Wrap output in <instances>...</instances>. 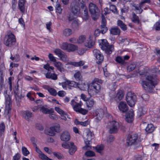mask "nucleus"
Masks as SVG:
<instances>
[{"label":"nucleus","mask_w":160,"mask_h":160,"mask_svg":"<svg viewBox=\"0 0 160 160\" xmlns=\"http://www.w3.org/2000/svg\"><path fill=\"white\" fill-rule=\"evenodd\" d=\"M146 81H143L141 83L144 89L149 92H152L154 90L155 85L158 82V79L155 76L147 75Z\"/></svg>","instance_id":"obj_1"},{"label":"nucleus","mask_w":160,"mask_h":160,"mask_svg":"<svg viewBox=\"0 0 160 160\" xmlns=\"http://www.w3.org/2000/svg\"><path fill=\"white\" fill-rule=\"evenodd\" d=\"M97 82L102 83V81L98 78H95L92 83L88 85V92L90 96L95 95L101 90V86Z\"/></svg>","instance_id":"obj_2"},{"label":"nucleus","mask_w":160,"mask_h":160,"mask_svg":"<svg viewBox=\"0 0 160 160\" xmlns=\"http://www.w3.org/2000/svg\"><path fill=\"white\" fill-rule=\"evenodd\" d=\"M140 142L138 139V135L137 134H128L126 139V144L128 146L138 144L140 146V144L139 143Z\"/></svg>","instance_id":"obj_3"},{"label":"nucleus","mask_w":160,"mask_h":160,"mask_svg":"<svg viewBox=\"0 0 160 160\" xmlns=\"http://www.w3.org/2000/svg\"><path fill=\"white\" fill-rule=\"evenodd\" d=\"M16 39L14 34L11 32L8 33L4 40V43L7 46L11 47L15 42Z\"/></svg>","instance_id":"obj_4"},{"label":"nucleus","mask_w":160,"mask_h":160,"mask_svg":"<svg viewBox=\"0 0 160 160\" xmlns=\"http://www.w3.org/2000/svg\"><path fill=\"white\" fill-rule=\"evenodd\" d=\"M101 41V48L102 49L104 50L107 54H111L114 49L113 46H109L108 43L106 39L102 40Z\"/></svg>","instance_id":"obj_5"},{"label":"nucleus","mask_w":160,"mask_h":160,"mask_svg":"<svg viewBox=\"0 0 160 160\" xmlns=\"http://www.w3.org/2000/svg\"><path fill=\"white\" fill-rule=\"evenodd\" d=\"M89 9L92 19L94 20H96L98 18V12L99 11L98 7L95 4L91 2L89 5Z\"/></svg>","instance_id":"obj_6"},{"label":"nucleus","mask_w":160,"mask_h":160,"mask_svg":"<svg viewBox=\"0 0 160 160\" xmlns=\"http://www.w3.org/2000/svg\"><path fill=\"white\" fill-rule=\"evenodd\" d=\"M126 100L128 105L132 107L134 106L137 101L136 96L134 93L129 92L127 93Z\"/></svg>","instance_id":"obj_7"},{"label":"nucleus","mask_w":160,"mask_h":160,"mask_svg":"<svg viewBox=\"0 0 160 160\" xmlns=\"http://www.w3.org/2000/svg\"><path fill=\"white\" fill-rule=\"evenodd\" d=\"M106 129L109 130H117L118 129H123L124 127L123 126H120L118 122L113 121L109 122L105 124Z\"/></svg>","instance_id":"obj_8"},{"label":"nucleus","mask_w":160,"mask_h":160,"mask_svg":"<svg viewBox=\"0 0 160 160\" xmlns=\"http://www.w3.org/2000/svg\"><path fill=\"white\" fill-rule=\"evenodd\" d=\"M6 107L4 114L8 118L10 117V112L11 110L12 102L11 98L8 95L5 96Z\"/></svg>","instance_id":"obj_9"},{"label":"nucleus","mask_w":160,"mask_h":160,"mask_svg":"<svg viewBox=\"0 0 160 160\" xmlns=\"http://www.w3.org/2000/svg\"><path fill=\"white\" fill-rule=\"evenodd\" d=\"M54 52L60 58L61 60L65 62L68 61V58L66 54L62 52L61 50L58 48L56 49Z\"/></svg>","instance_id":"obj_10"},{"label":"nucleus","mask_w":160,"mask_h":160,"mask_svg":"<svg viewBox=\"0 0 160 160\" xmlns=\"http://www.w3.org/2000/svg\"><path fill=\"white\" fill-rule=\"evenodd\" d=\"M13 92L16 101L17 102H20L23 97L22 90H19L18 85L15 87V88L13 89Z\"/></svg>","instance_id":"obj_11"},{"label":"nucleus","mask_w":160,"mask_h":160,"mask_svg":"<svg viewBox=\"0 0 160 160\" xmlns=\"http://www.w3.org/2000/svg\"><path fill=\"white\" fill-rule=\"evenodd\" d=\"M71 12L74 15L78 16L79 14L80 9L78 3L72 2L71 3Z\"/></svg>","instance_id":"obj_12"},{"label":"nucleus","mask_w":160,"mask_h":160,"mask_svg":"<svg viewBox=\"0 0 160 160\" xmlns=\"http://www.w3.org/2000/svg\"><path fill=\"white\" fill-rule=\"evenodd\" d=\"M93 53L94 57L96 58L97 62L98 64L102 62L103 60V56L101 54L98 50L96 49L93 51Z\"/></svg>","instance_id":"obj_13"},{"label":"nucleus","mask_w":160,"mask_h":160,"mask_svg":"<svg viewBox=\"0 0 160 160\" xmlns=\"http://www.w3.org/2000/svg\"><path fill=\"white\" fill-rule=\"evenodd\" d=\"M68 85L71 87H78L82 90H84L86 88L87 86L85 84H84L83 86L82 87V85H80L74 81H67Z\"/></svg>","instance_id":"obj_14"},{"label":"nucleus","mask_w":160,"mask_h":160,"mask_svg":"<svg viewBox=\"0 0 160 160\" xmlns=\"http://www.w3.org/2000/svg\"><path fill=\"white\" fill-rule=\"evenodd\" d=\"M71 104L74 110L76 112H78L81 108L82 103L81 101H80L79 103H78L75 101L74 99H72L71 101Z\"/></svg>","instance_id":"obj_15"},{"label":"nucleus","mask_w":160,"mask_h":160,"mask_svg":"<svg viewBox=\"0 0 160 160\" xmlns=\"http://www.w3.org/2000/svg\"><path fill=\"white\" fill-rule=\"evenodd\" d=\"M142 129L145 130H154L157 129V127L152 124H147L146 122L143 123L141 125Z\"/></svg>","instance_id":"obj_16"},{"label":"nucleus","mask_w":160,"mask_h":160,"mask_svg":"<svg viewBox=\"0 0 160 160\" xmlns=\"http://www.w3.org/2000/svg\"><path fill=\"white\" fill-rule=\"evenodd\" d=\"M134 116V111L133 110H130L126 115V121L128 123H131L133 120Z\"/></svg>","instance_id":"obj_17"},{"label":"nucleus","mask_w":160,"mask_h":160,"mask_svg":"<svg viewBox=\"0 0 160 160\" xmlns=\"http://www.w3.org/2000/svg\"><path fill=\"white\" fill-rule=\"evenodd\" d=\"M60 138L62 141H68L70 138L69 133L67 131H64L61 133Z\"/></svg>","instance_id":"obj_18"},{"label":"nucleus","mask_w":160,"mask_h":160,"mask_svg":"<svg viewBox=\"0 0 160 160\" xmlns=\"http://www.w3.org/2000/svg\"><path fill=\"white\" fill-rule=\"evenodd\" d=\"M120 110L122 112H126L128 109V106L125 102L122 101L120 102L118 105Z\"/></svg>","instance_id":"obj_19"},{"label":"nucleus","mask_w":160,"mask_h":160,"mask_svg":"<svg viewBox=\"0 0 160 160\" xmlns=\"http://www.w3.org/2000/svg\"><path fill=\"white\" fill-rule=\"evenodd\" d=\"M51 72L50 71H48V72L45 74V77L46 78L51 79L53 80H56L57 79V75L54 72Z\"/></svg>","instance_id":"obj_20"},{"label":"nucleus","mask_w":160,"mask_h":160,"mask_svg":"<svg viewBox=\"0 0 160 160\" xmlns=\"http://www.w3.org/2000/svg\"><path fill=\"white\" fill-rule=\"evenodd\" d=\"M93 134L91 131H86L83 133V136L84 140H91Z\"/></svg>","instance_id":"obj_21"},{"label":"nucleus","mask_w":160,"mask_h":160,"mask_svg":"<svg viewBox=\"0 0 160 160\" xmlns=\"http://www.w3.org/2000/svg\"><path fill=\"white\" fill-rule=\"evenodd\" d=\"M104 114V110L102 109L97 110L96 111V118L97 119L99 120H101L103 117Z\"/></svg>","instance_id":"obj_22"},{"label":"nucleus","mask_w":160,"mask_h":160,"mask_svg":"<svg viewBox=\"0 0 160 160\" xmlns=\"http://www.w3.org/2000/svg\"><path fill=\"white\" fill-rule=\"evenodd\" d=\"M54 64V66L57 68L59 71L62 72H64L65 69L63 68V65L61 62H56V61Z\"/></svg>","instance_id":"obj_23"},{"label":"nucleus","mask_w":160,"mask_h":160,"mask_svg":"<svg viewBox=\"0 0 160 160\" xmlns=\"http://www.w3.org/2000/svg\"><path fill=\"white\" fill-rule=\"evenodd\" d=\"M147 112V108L145 106L141 107L138 109V115L139 117H141L145 114Z\"/></svg>","instance_id":"obj_24"},{"label":"nucleus","mask_w":160,"mask_h":160,"mask_svg":"<svg viewBox=\"0 0 160 160\" xmlns=\"http://www.w3.org/2000/svg\"><path fill=\"white\" fill-rule=\"evenodd\" d=\"M25 2V0H19L18 2V5L19 8L22 13H24L25 12V8L24 4Z\"/></svg>","instance_id":"obj_25"},{"label":"nucleus","mask_w":160,"mask_h":160,"mask_svg":"<svg viewBox=\"0 0 160 160\" xmlns=\"http://www.w3.org/2000/svg\"><path fill=\"white\" fill-rule=\"evenodd\" d=\"M40 110L43 113L46 114L49 113H52L54 112V111L52 109H49L43 106L41 107L40 108Z\"/></svg>","instance_id":"obj_26"},{"label":"nucleus","mask_w":160,"mask_h":160,"mask_svg":"<svg viewBox=\"0 0 160 160\" xmlns=\"http://www.w3.org/2000/svg\"><path fill=\"white\" fill-rule=\"evenodd\" d=\"M94 44V42L91 38H88L86 42L84 43V45L86 47L88 48H91Z\"/></svg>","instance_id":"obj_27"},{"label":"nucleus","mask_w":160,"mask_h":160,"mask_svg":"<svg viewBox=\"0 0 160 160\" xmlns=\"http://www.w3.org/2000/svg\"><path fill=\"white\" fill-rule=\"evenodd\" d=\"M84 63V61H81L78 62H68V64L72 65L75 67H80L82 66Z\"/></svg>","instance_id":"obj_28"},{"label":"nucleus","mask_w":160,"mask_h":160,"mask_svg":"<svg viewBox=\"0 0 160 160\" xmlns=\"http://www.w3.org/2000/svg\"><path fill=\"white\" fill-rule=\"evenodd\" d=\"M136 72L137 73H139L140 75H143L146 76L148 75V72L144 71L143 67L142 66H140L138 68V70H137Z\"/></svg>","instance_id":"obj_29"},{"label":"nucleus","mask_w":160,"mask_h":160,"mask_svg":"<svg viewBox=\"0 0 160 160\" xmlns=\"http://www.w3.org/2000/svg\"><path fill=\"white\" fill-rule=\"evenodd\" d=\"M91 140L87 139L84 140L85 143V146L82 147V149L84 150H89L91 149Z\"/></svg>","instance_id":"obj_30"},{"label":"nucleus","mask_w":160,"mask_h":160,"mask_svg":"<svg viewBox=\"0 0 160 160\" xmlns=\"http://www.w3.org/2000/svg\"><path fill=\"white\" fill-rule=\"evenodd\" d=\"M124 93L122 91H119L117 94L115 98L116 100L118 102L122 99L124 96Z\"/></svg>","instance_id":"obj_31"},{"label":"nucleus","mask_w":160,"mask_h":160,"mask_svg":"<svg viewBox=\"0 0 160 160\" xmlns=\"http://www.w3.org/2000/svg\"><path fill=\"white\" fill-rule=\"evenodd\" d=\"M78 48V47L77 46L72 44L69 43L68 52H73L77 50Z\"/></svg>","instance_id":"obj_32"},{"label":"nucleus","mask_w":160,"mask_h":160,"mask_svg":"<svg viewBox=\"0 0 160 160\" xmlns=\"http://www.w3.org/2000/svg\"><path fill=\"white\" fill-rule=\"evenodd\" d=\"M71 145L69 148V152L71 155H73L74 152H76L77 150V148L74 145V143L73 142H71Z\"/></svg>","instance_id":"obj_33"},{"label":"nucleus","mask_w":160,"mask_h":160,"mask_svg":"<svg viewBox=\"0 0 160 160\" xmlns=\"http://www.w3.org/2000/svg\"><path fill=\"white\" fill-rule=\"evenodd\" d=\"M104 146L103 144L98 145L95 148L96 151L101 154H102V151L104 150Z\"/></svg>","instance_id":"obj_34"},{"label":"nucleus","mask_w":160,"mask_h":160,"mask_svg":"<svg viewBox=\"0 0 160 160\" xmlns=\"http://www.w3.org/2000/svg\"><path fill=\"white\" fill-rule=\"evenodd\" d=\"M117 23L122 29L123 30H125L127 29V28L126 25L123 22L120 20L118 21Z\"/></svg>","instance_id":"obj_35"},{"label":"nucleus","mask_w":160,"mask_h":160,"mask_svg":"<svg viewBox=\"0 0 160 160\" xmlns=\"http://www.w3.org/2000/svg\"><path fill=\"white\" fill-rule=\"evenodd\" d=\"M80 24L78 22V20L77 19H75L72 23V26L74 29H78Z\"/></svg>","instance_id":"obj_36"},{"label":"nucleus","mask_w":160,"mask_h":160,"mask_svg":"<svg viewBox=\"0 0 160 160\" xmlns=\"http://www.w3.org/2000/svg\"><path fill=\"white\" fill-rule=\"evenodd\" d=\"M79 3L78 4L80 6L81 9H82L84 10L87 7L85 4V0H78Z\"/></svg>","instance_id":"obj_37"},{"label":"nucleus","mask_w":160,"mask_h":160,"mask_svg":"<svg viewBox=\"0 0 160 160\" xmlns=\"http://www.w3.org/2000/svg\"><path fill=\"white\" fill-rule=\"evenodd\" d=\"M60 131H44V133L51 136H53L55 135L56 132L59 133Z\"/></svg>","instance_id":"obj_38"},{"label":"nucleus","mask_w":160,"mask_h":160,"mask_svg":"<svg viewBox=\"0 0 160 160\" xmlns=\"http://www.w3.org/2000/svg\"><path fill=\"white\" fill-rule=\"evenodd\" d=\"M110 33L113 35H118L120 33V30L118 28H114L111 29Z\"/></svg>","instance_id":"obj_39"},{"label":"nucleus","mask_w":160,"mask_h":160,"mask_svg":"<svg viewBox=\"0 0 160 160\" xmlns=\"http://www.w3.org/2000/svg\"><path fill=\"white\" fill-rule=\"evenodd\" d=\"M23 113L25 118L27 119H28L32 117V113L29 111H25L23 112Z\"/></svg>","instance_id":"obj_40"},{"label":"nucleus","mask_w":160,"mask_h":160,"mask_svg":"<svg viewBox=\"0 0 160 160\" xmlns=\"http://www.w3.org/2000/svg\"><path fill=\"white\" fill-rule=\"evenodd\" d=\"M87 107L88 108H91L94 104V101L92 99L89 98L86 101Z\"/></svg>","instance_id":"obj_41"},{"label":"nucleus","mask_w":160,"mask_h":160,"mask_svg":"<svg viewBox=\"0 0 160 160\" xmlns=\"http://www.w3.org/2000/svg\"><path fill=\"white\" fill-rule=\"evenodd\" d=\"M132 21L135 23L138 24L139 23V19L138 17L134 13L132 14Z\"/></svg>","instance_id":"obj_42"},{"label":"nucleus","mask_w":160,"mask_h":160,"mask_svg":"<svg viewBox=\"0 0 160 160\" xmlns=\"http://www.w3.org/2000/svg\"><path fill=\"white\" fill-rule=\"evenodd\" d=\"M64 35L66 36H68L72 34V30L70 28L65 29L63 32Z\"/></svg>","instance_id":"obj_43"},{"label":"nucleus","mask_w":160,"mask_h":160,"mask_svg":"<svg viewBox=\"0 0 160 160\" xmlns=\"http://www.w3.org/2000/svg\"><path fill=\"white\" fill-rule=\"evenodd\" d=\"M86 37L84 35H81L77 39V43L79 44H81L83 42L86 40Z\"/></svg>","instance_id":"obj_44"},{"label":"nucleus","mask_w":160,"mask_h":160,"mask_svg":"<svg viewBox=\"0 0 160 160\" xmlns=\"http://www.w3.org/2000/svg\"><path fill=\"white\" fill-rule=\"evenodd\" d=\"M74 122L76 124H80L82 126H86L88 124V122L85 121L84 122H79L78 121L77 119H75Z\"/></svg>","instance_id":"obj_45"},{"label":"nucleus","mask_w":160,"mask_h":160,"mask_svg":"<svg viewBox=\"0 0 160 160\" xmlns=\"http://www.w3.org/2000/svg\"><path fill=\"white\" fill-rule=\"evenodd\" d=\"M83 10L84 12L82 15V18L84 19L87 20L89 18L87 8H86Z\"/></svg>","instance_id":"obj_46"},{"label":"nucleus","mask_w":160,"mask_h":160,"mask_svg":"<svg viewBox=\"0 0 160 160\" xmlns=\"http://www.w3.org/2000/svg\"><path fill=\"white\" fill-rule=\"evenodd\" d=\"M135 68H137L136 65L134 64H132L127 67V70L129 72H130L133 70Z\"/></svg>","instance_id":"obj_47"},{"label":"nucleus","mask_w":160,"mask_h":160,"mask_svg":"<svg viewBox=\"0 0 160 160\" xmlns=\"http://www.w3.org/2000/svg\"><path fill=\"white\" fill-rule=\"evenodd\" d=\"M116 61L118 62L121 64L124 65L125 63V62L123 59L120 56H118L116 58Z\"/></svg>","instance_id":"obj_48"},{"label":"nucleus","mask_w":160,"mask_h":160,"mask_svg":"<svg viewBox=\"0 0 160 160\" xmlns=\"http://www.w3.org/2000/svg\"><path fill=\"white\" fill-rule=\"evenodd\" d=\"M56 12L60 14L62 11V8H61V5L58 3H57L56 5Z\"/></svg>","instance_id":"obj_49"},{"label":"nucleus","mask_w":160,"mask_h":160,"mask_svg":"<svg viewBox=\"0 0 160 160\" xmlns=\"http://www.w3.org/2000/svg\"><path fill=\"white\" fill-rule=\"evenodd\" d=\"M22 153L25 156H27L29 154V152L26 148L22 147Z\"/></svg>","instance_id":"obj_50"},{"label":"nucleus","mask_w":160,"mask_h":160,"mask_svg":"<svg viewBox=\"0 0 160 160\" xmlns=\"http://www.w3.org/2000/svg\"><path fill=\"white\" fill-rule=\"evenodd\" d=\"M85 155L87 157H92L95 155V153L92 151H88L85 153Z\"/></svg>","instance_id":"obj_51"},{"label":"nucleus","mask_w":160,"mask_h":160,"mask_svg":"<svg viewBox=\"0 0 160 160\" xmlns=\"http://www.w3.org/2000/svg\"><path fill=\"white\" fill-rule=\"evenodd\" d=\"M48 90L51 95L54 96L57 95V92L54 89L51 88H48Z\"/></svg>","instance_id":"obj_52"},{"label":"nucleus","mask_w":160,"mask_h":160,"mask_svg":"<svg viewBox=\"0 0 160 160\" xmlns=\"http://www.w3.org/2000/svg\"><path fill=\"white\" fill-rule=\"evenodd\" d=\"M35 129L39 130H42L44 129V126L41 124L37 123L35 125Z\"/></svg>","instance_id":"obj_53"},{"label":"nucleus","mask_w":160,"mask_h":160,"mask_svg":"<svg viewBox=\"0 0 160 160\" xmlns=\"http://www.w3.org/2000/svg\"><path fill=\"white\" fill-rule=\"evenodd\" d=\"M43 68H44L47 70L48 71H49L50 69L52 70V72H54V67L52 66H50L48 64H46L44 65Z\"/></svg>","instance_id":"obj_54"},{"label":"nucleus","mask_w":160,"mask_h":160,"mask_svg":"<svg viewBox=\"0 0 160 160\" xmlns=\"http://www.w3.org/2000/svg\"><path fill=\"white\" fill-rule=\"evenodd\" d=\"M55 110L59 114L61 115L65 114L67 115V113H65L64 111L60 109L59 107H56L55 108Z\"/></svg>","instance_id":"obj_55"},{"label":"nucleus","mask_w":160,"mask_h":160,"mask_svg":"<svg viewBox=\"0 0 160 160\" xmlns=\"http://www.w3.org/2000/svg\"><path fill=\"white\" fill-rule=\"evenodd\" d=\"M60 128V125L56 123L51 127L50 129L51 130H57L59 129Z\"/></svg>","instance_id":"obj_56"},{"label":"nucleus","mask_w":160,"mask_h":160,"mask_svg":"<svg viewBox=\"0 0 160 160\" xmlns=\"http://www.w3.org/2000/svg\"><path fill=\"white\" fill-rule=\"evenodd\" d=\"M110 10L114 13H117V9L115 5H111L110 6Z\"/></svg>","instance_id":"obj_57"},{"label":"nucleus","mask_w":160,"mask_h":160,"mask_svg":"<svg viewBox=\"0 0 160 160\" xmlns=\"http://www.w3.org/2000/svg\"><path fill=\"white\" fill-rule=\"evenodd\" d=\"M68 45L69 43H68L67 42L63 43L62 45L61 48L62 49L67 50L68 51Z\"/></svg>","instance_id":"obj_58"},{"label":"nucleus","mask_w":160,"mask_h":160,"mask_svg":"<svg viewBox=\"0 0 160 160\" xmlns=\"http://www.w3.org/2000/svg\"><path fill=\"white\" fill-rule=\"evenodd\" d=\"M39 157L40 158H41L43 160H47L49 158L46 155L42 153L41 154L39 155Z\"/></svg>","instance_id":"obj_59"},{"label":"nucleus","mask_w":160,"mask_h":160,"mask_svg":"<svg viewBox=\"0 0 160 160\" xmlns=\"http://www.w3.org/2000/svg\"><path fill=\"white\" fill-rule=\"evenodd\" d=\"M71 142H68V143L66 142H63L62 144V145L63 147L64 148H65L67 149L70 147V146L71 145Z\"/></svg>","instance_id":"obj_60"},{"label":"nucleus","mask_w":160,"mask_h":160,"mask_svg":"<svg viewBox=\"0 0 160 160\" xmlns=\"http://www.w3.org/2000/svg\"><path fill=\"white\" fill-rule=\"evenodd\" d=\"M53 155L56 157L58 159H61L62 158V155L59 153L53 152L52 153Z\"/></svg>","instance_id":"obj_61"},{"label":"nucleus","mask_w":160,"mask_h":160,"mask_svg":"<svg viewBox=\"0 0 160 160\" xmlns=\"http://www.w3.org/2000/svg\"><path fill=\"white\" fill-rule=\"evenodd\" d=\"M48 58L50 61L55 62L56 60L55 58L53 56L51 53H49L48 55Z\"/></svg>","instance_id":"obj_62"},{"label":"nucleus","mask_w":160,"mask_h":160,"mask_svg":"<svg viewBox=\"0 0 160 160\" xmlns=\"http://www.w3.org/2000/svg\"><path fill=\"white\" fill-rule=\"evenodd\" d=\"M114 137L112 135H110L107 139V141L108 142L110 143L113 142L114 140Z\"/></svg>","instance_id":"obj_63"},{"label":"nucleus","mask_w":160,"mask_h":160,"mask_svg":"<svg viewBox=\"0 0 160 160\" xmlns=\"http://www.w3.org/2000/svg\"><path fill=\"white\" fill-rule=\"evenodd\" d=\"M156 30H160V20L157 22L155 24Z\"/></svg>","instance_id":"obj_64"}]
</instances>
